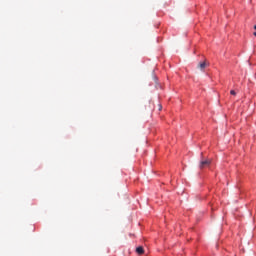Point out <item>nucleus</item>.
<instances>
[{"instance_id": "3", "label": "nucleus", "mask_w": 256, "mask_h": 256, "mask_svg": "<svg viewBox=\"0 0 256 256\" xmlns=\"http://www.w3.org/2000/svg\"><path fill=\"white\" fill-rule=\"evenodd\" d=\"M207 67V63L206 62H200L198 64V68L201 69V71H203V69H205Z\"/></svg>"}, {"instance_id": "4", "label": "nucleus", "mask_w": 256, "mask_h": 256, "mask_svg": "<svg viewBox=\"0 0 256 256\" xmlns=\"http://www.w3.org/2000/svg\"><path fill=\"white\" fill-rule=\"evenodd\" d=\"M230 94H232V95H237V92H235V90H231V91H230Z\"/></svg>"}, {"instance_id": "2", "label": "nucleus", "mask_w": 256, "mask_h": 256, "mask_svg": "<svg viewBox=\"0 0 256 256\" xmlns=\"http://www.w3.org/2000/svg\"><path fill=\"white\" fill-rule=\"evenodd\" d=\"M136 253L138 255H143V253H145V250L143 249V246H139L136 248Z\"/></svg>"}, {"instance_id": "1", "label": "nucleus", "mask_w": 256, "mask_h": 256, "mask_svg": "<svg viewBox=\"0 0 256 256\" xmlns=\"http://www.w3.org/2000/svg\"><path fill=\"white\" fill-rule=\"evenodd\" d=\"M210 165H211V160H209V159L202 160V161H200L199 169H205L206 167H209Z\"/></svg>"}]
</instances>
